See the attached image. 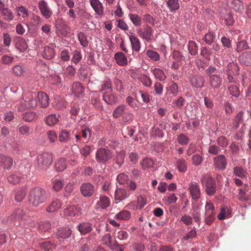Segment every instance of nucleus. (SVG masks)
Here are the masks:
<instances>
[{
	"label": "nucleus",
	"instance_id": "obj_57",
	"mask_svg": "<svg viewBox=\"0 0 251 251\" xmlns=\"http://www.w3.org/2000/svg\"><path fill=\"white\" fill-rule=\"evenodd\" d=\"M27 213L21 209H17L15 212V218L18 219H25L27 217Z\"/></svg>",
	"mask_w": 251,
	"mask_h": 251
},
{
	"label": "nucleus",
	"instance_id": "obj_53",
	"mask_svg": "<svg viewBox=\"0 0 251 251\" xmlns=\"http://www.w3.org/2000/svg\"><path fill=\"white\" fill-rule=\"evenodd\" d=\"M19 133L22 135H29L32 133V129L28 126L24 125L18 127Z\"/></svg>",
	"mask_w": 251,
	"mask_h": 251
},
{
	"label": "nucleus",
	"instance_id": "obj_20",
	"mask_svg": "<svg viewBox=\"0 0 251 251\" xmlns=\"http://www.w3.org/2000/svg\"><path fill=\"white\" fill-rule=\"evenodd\" d=\"M222 78L218 75H213L210 76L209 83L213 89L219 88L222 84Z\"/></svg>",
	"mask_w": 251,
	"mask_h": 251
},
{
	"label": "nucleus",
	"instance_id": "obj_2",
	"mask_svg": "<svg viewBox=\"0 0 251 251\" xmlns=\"http://www.w3.org/2000/svg\"><path fill=\"white\" fill-rule=\"evenodd\" d=\"M201 182L203 186L205 188V192L208 196L214 195L216 192V184L215 181L210 175H204Z\"/></svg>",
	"mask_w": 251,
	"mask_h": 251
},
{
	"label": "nucleus",
	"instance_id": "obj_3",
	"mask_svg": "<svg viewBox=\"0 0 251 251\" xmlns=\"http://www.w3.org/2000/svg\"><path fill=\"white\" fill-rule=\"evenodd\" d=\"M112 116L114 118H119L122 117L125 122H129L133 119V115L127 111V108L125 104H122L118 105L113 111Z\"/></svg>",
	"mask_w": 251,
	"mask_h": 251
},
{
	"label": "nucleus",
	"instance_id": "obj_52",
	"mask_svg": "<svg viewBox=\"0 0 251 251\" xmlns=\"http://www.w3.org/2000/svg\"><path fill=\"white\" fill-rule=\"evenodd\" d=\"M172 55L174 59L177 62H181L185 60V57L182 54L181 52L178 50H174Z\"/></svg>",
	"mask_w": 251,
	"mask_h": 251
},
{
	"label": "nucleus",
	"instance_id": "obj_40",
	"mask_svg": "<svg viewBox=\"0 0 251 251\" xmlns=\"http://www.w3.org/2000/svg\"><path fill=\"white\" fill-rule=\"evenodd\" d=\"M31 99L26 100H25V106L26 108H33L36 107L37 105L38 102L37 100V96L35 94H31Z\"/></svg>",
	"mask_w": 251,
	"mask_h": 251
},
{
	"label": "nucleus",
	"instance_id": "obj_59",
	"mask_svg": "<svg viewBox=\"0 0 251 251\" xmlns=\"http://www.w3.org/2000/svg\"><path fill=\"white\" fill-rule=\"evenodd\" d=\"M41 249L44 251H49L54 248V244L50 241H46L40 244Z\"/></svg>",
	"mask_w": 251,
	"mask_h": 251
},
{
	"label": "nucleus",
	"instance_id": "obj_42",
	"mask_svg": "<svg viewBox=\"0 0 251 251\" xmlns=\"http://www.w3.org/2000/svg\"><path fill=\"white\" fill-rule=\"evenodd\" d=\"M167 5L171 12L175 11L179 8L178 0H168Z\"/></svg>",
	"mask_w": 251,
	"mask_h": 251
},
{
	"label": "nucleus",
	"instance_id": "obj_51",
	"mask_svg": "<svg viewBox=\"0 0 251 251\" xmlns=\"http://www.w3.org/2000/svg\"><path fill=\"white\" fill-rule=\"evenodd\" d=\"M77 37L79 43L81 46L86 47L88 45V41L87 39L86 36L83 32H79L77 34Z\"/></svg>",
	"mask_w": 251,
	"mask_h": 251
},
{
	"label": "nucleus",
	"instance_id": "obj_26",
	"mask_svg": "<svg viewBox=\"0 0 251 251\" xmlns=\"http://www.w3.org/2000/svg\"><path fill=\"white\" fill-rule=\"evenodd\" d=\"M15 47L20 52H24L27 49V45L25 40L22 37L17 39Z\"/></svg>",
	"mask_w": 251,
	"mask_h": 251
},
{
	"label": "nucleus",
	"instance_id": "obj_62",
	"mask_svg": "<svg viewBox=\"0 0 251 251\" xmlns=\"http://www.w3.org/2000/svg\"><path fill=\"white\" fill-rule=\"evenodd\" d=\"M211 54V51L207 47H202L201 50V55L207 60H209Z\"/></svg>",
	"mask_w": 251,
	"mask_h": 251
},
{
	"label": "nucleus",
	"instance_id": "obj_25",
	"mask_svg": "<svg viewBox=\"0 0 251 251\" xmlns=\"http://www.w3.org/2000/svg\"><path fill=\"white\" fill-rule=\"evenodd\" d=\"M0 13L3 19L6 21H11L14 18L12 11L7 8H0Z\"/></svg>",
	"mask_w": 251,
	"mask_h": 251
},
{
	"label": "nucleus",
	"instance_id": "obj_35",
	"mask_svg": "<svg viewBox=\"0 0 251 251\" xmlns=\"http://www.w3.org/2000/svg\"><path fill=\"white\" fill-rule=\"evenodd\" d=\"M216 39V34L214 32L209 31L205 34L203 38V41L206 44L211 45L214 43Z\"/></svg>",
	"mask_w": 251,
	"mask_h": 251
},
{
	"label": "nucleus",
	"instance_id": "obj_63",
	"mask_svg": "<svg viewBox=\"0 0 251 251\" xmlns=\"http://www.w3.org/2000/svg\"><path fill=\"white\" fill-rule=\"evenodd\" d=\"M39 227L41 231L46 232L49 231L50 228L51 224L48 221L42 222L39 224Z\"/></svg>",
	"mask_w": 251,
	"mask_h": 251
},
{
	"label": "nucleus",
	"instance_id": "obj_27",
	"mask_svg": "<svg viewBox=\"0 0 251 251\" xmlns=\"http://www.w3.org/2000/svg\"><path fill=\"white\" fill-rule=\"evenodd\" d=\"M72 233L71 229L69 227H63L60 228L57 232V236L63 239L68 238Z\"/></svg>",
	"mask_w": 251,
	"mask_h": 251
},
{
	"label": "nucleus",
	"instance_id": "obj_21",
	"mask_svg": "<svg viewBox=\"0 0 251 251\" xmlns=\"http://www.w3.org/2000/svg\"><path fill=\"white\" fill-rule=\"evenodd\" d=\"M127 191L124 189L118 188L116 189L115 192V199L116 203L126 199L128 196Z\"/></svg>",
	"mask_w": 251,
	"mask_h": 251
},
{
	"label": "nucleus",
	"instance_id": "obj_29",
	"mask_svg": "<svg viewBox=\"0 0 251 251\" xmlns=\"http://www.w3.org/2000/svg\"><path fill=\"white\" fill-rule=\"evenodd\" d=\"M177 199L176 195L173 193L164 197L162 199V201L165 205H169L171 204L175 203Z\"/></svg>",
	"mask_w": 251,
	"mask_h": 251
},
{
	"label": "nucleus",
	"instance_id": "obj_56",
	"mask_svg": "<svg viewBox=\"0 0 251 251\" xmlns=\"http://www.w3.org/2000/svg\"><path fill=\"white\" fill-rule=\"evenodd\" d=\"M141 164L144 169L150 168L153 167V161L150 158H146L143 159Z\"/></svg>",
	"mask_w": 251,
	"mask_h": 251
},
{
	"label": "nucleus",
	"instance_id": "obj_47",
	"mask_svg": "<svg viewBox=\"0 0 251 251\" xmlns=\"http://www.w3.org/2000/svg\"><path fill=\"white\" fill-rule=\"evenodd\" d=\"M189 52L192 55H196L198 53V47L196 43L193 41H190L188 43Z\"/></svg>",
	"mask_w": 251,
	"mask_h": 251
},
{
	"label": "nucleus",
	"instance_id": "obj_60",
	"mask_svg": "<svg viewBox=\"0 0 251 251\" xmlns=\"http://www.w3.org/2000/svg\"><path fill=\"white\" fill-rule=\"evenodd\" d=\"M114 84L115 86L116 90L119 92H122L124 90V87L122 81L121 79L117 77H115L114 79Z\"/></svg>",
	"mask_w": 251,
	"mask_h": 251
},
{
	"label": "nucleus",
	"instance_id": "obj_54",
	"mask_svg": "<svg viewBox=\"0 0 251 251\" xmlns=\"http://www.w3.org/2000/svg\"><path fill=\"white\" fill-rule=\"evenodd\" d=\"M70 133L66 130H62L59 135V139L61 142H67L70 140Z\"/></svg>",
	"mask_w": 251,
	"mask_h": 251
},
{
	"label": "nucleus",
	"instance_id": "obj_7",
	"mask_svg": "<svg viewBox=\"0 0 251 251\" xmlns=\"http://www.w3.org/2000/svg\"><path fill=\"white\" fill-rule=\"evenodd\" d=\"M110 205V201L109 198L105 196H100L95 205V209L98 210L106 209Z\"/></svg>",
	"mask_w": 251,
	"mask_h": 251
},
{
	"label": "nucleus",
	"instance_id": "obj_28",
	"mask_svg": "<svg viewBox=\"0 0 251 251\" xmlns=\"http://www.w3.org/2000/svg\"><path fill=\"white\" fill-rule=\"evenodd\" d=\"M129 39L133 50L136 52L139 51L141 48L140 42L139 39L134 35L129 36Z\"/></svg>",
	"mask_w": 251,
	"mask_h": 251
},
{
	"label": "nucleus",
	"instance_id": "obj_24",
	"mask_svg": "<svg viewBox=\"0 0 251 251\" xmlns=\"http://www.w3.org/2000/svg\"><path fill=\"white\" fill-rule=\"evenodd\" d=\"M72 89L74 95L77 97L82 95L84 90L81 83L78 82L73 84Z\"/></svg>",
	"mask_w": 251,
	"mask_h": 251
},
{
	"label": "nucleus",
	"instance_id": "obj_30",
	"mask_svg": "<svg viewBox=\"0 0 251 251\" xmlns=\"http://www.w3.org/2000/svg\"><path fill=\"white\" fill-rule=\"evenodd\" d=\"M231 6L235 11L239 13H242L244 7L243 3L240 0H233Z\"/></svg>",
	"mask_w": 251,
	"mask_h": 251
},
{
	"label": "nucleus",
	"instance_id": "obj_10",
	"mask_svg": "<svg viewBox=\"0 0 251 251\" xmlns=\"http://www.w3.org/2000/svg\"><path fill=\"white\" fill-rule=\"evenodd\" d=\"M102 99L105 102L109 105H114L118 102L117 96L112 91L104 92L102 95Z\"/></svg>",
	"mask_w": 251,
	"mask_h": 251
},
{
	"label": "nucleus",
	"instance_id": "obj_17",
	"mask_svg": "<svg viewBox=\"0 0 251 251\" xmlns=\"http://www.w3.org/2000/svg\"><path fill=\"white\" fill-rule=\"evenodd\" d=\"M78 230L83 235H85L92 230V224L89 222H83L77 226Z\"/></svg>",
	"mask_w": 251,
	"mask_h": 251
},
{
	"label": "nucleus",
	"instance_id": "obj_4",
	"mask_svg": "<svg viewBox=\"0 0 251 251\" xmlns=\"http://www.w3.org/2000/svg\"><path fill=\"white\" fill-rule=\"evenodd\" d=\"M38 169L40 170H46L52 161V155L49 152H44L39 154L37 156Z\"/></svg>",
	"mask_w": 251,
	"mask_h": 251
},
{
	"label": "nucleus",
	"instance_id": "obj_16",
	"mask_svg": "<svg viewBox=\"0 0 251 251\" xmlns=\"http://www.w3.org/2000/svg\"><path fill=\"white\" fill-rule=\"evenodd\" d=\"M214 165L219 170H224L226 168L227 162L225 157L223 155H220L214 159Z\"/></svg>",
	"mask_w": 251,
	"mask_h": 251
},
{
	"label": "nucleus",
	"instance_id": "obj_36",
	"mask_svg": "<svg viewBox=\"0 0 251 251\" xmlns=\"http://www.w3.org/2000/svg\"><path fill=\"white\" fill-rule=\"evenodd\" d=\"M15 12L18 16H22L24 19L28 17L29 13L28 10L23 6L17 7L15 9Z\"/></svg>",
	"mask_w": 251,
	"mask_h": 251
},
{
	"label": "nucleus",
	"instance_id": "obj_31",
	"mask_svg": "<svg viewBox=\"0 0 251 251\" xmlns=\"http://www.w3.org/2000/svg\"><path fill=\"white\" fill-rule=\"evenodd\" d=\"M243 115L244 112L243 111H240L236 114L233 123L234 128L237 129L239 127L240 124L243 121Z\"/></svg>",
	"mask_w": 251,
	"mask_h": 251
},
{
	"label": "nucleus",
	"instance_id": "obj_1",
	"mask_svg": "<svg viewBox=\"0 0 251 251\" xmlns=\"http://www.w3.org/2000/svg\"><path fill=\"white\" fill-rule=\"evenodd\" d=\"M29 201L34 206L43 203L46 199L45 191L40 187H35L30 191Z\"/></svg>",
	"mask_w": 251,
	"mask_h": 251
},
{
	"label": "nucleus",
	"instance_id": "obj_58",
	"mask_svg": "<svg viewBox=\"0 0 251 251\" xmlns=\"http://www.w3.org/2000/svg\"><path fill=\"white\" fill-rule=\"evenodd\" d=\"M238 199L242 201H247L250 199L249 196L246 194V192L242 189L239 190Z\"/></svg>",
	"mask_w": 251,
	"mask_h": 251
},
{
	"label": "nucleus",
	"instance_id": "obj_8",
	"mask_svg": "<svg viewBox=\"0 0 251 251\" xmlns=\"http://www.w3.org/2000/svg\"><path fill=\"white\" fill-rule=\"evenodd\" d=\"M90 5L95 14L100 16L104 14V7L100 0H89Z\"/></svg>",
	"mask_w": 251,
	"mask_h": 251
},
{
	"label": "nucleus",
	"instance_id": "obj_45",
	"mask_svg": "<svg viewBox=\"0 0 251 251\" xmlns=\"http://www.w3.org/2000/svg\"><path fill=\"white\" fill-rule=\"evenodd\" d=\"M26 195V192L24 189H18L15 192V200L17 202H21Z\"/></svg>",
	"mask_w": 251,
	"mask_h": 251
},
{
	"label": "nucleus",
	"instance_id": "obj_61",
	"mask_svg": "<svg viewBox=\"0 0 251 251\" xmlns=\"http://www.w3.org/2000/svg\"><path fill=\"white\" fill-rule=\"evenodd\" d=\"M8 181L12 184H16L20 182L21 178L15 174H12L7 177Z\"/></svg>",
	"mask_w": 251,
	"mask_h": 251
},
{
	"label": "nucleus",
	"instance_id": "obj_33",
	"mask_svg": "<svg viewBox=\"0 0 251 251\" xmlns=\"http://www.w3.org/2000/svg\"><path fill=\"white\" fill-rule=\"evenodd\" d=\"M151 72L153 73L155 78L160 81H163L166 78V75L163 71L159 68H154L152 69Z\"/></svg>",
	"mask_w": 251,
	"mask_h": 251
},
{
	"label": "nucleus",
	"instance_id": "obj_15",
	"mask_svg": "<svg viewBox=\"0 0 251 251\" xmlns=\"http://www.w3.org/2000/svg\"><path fill=\"white\" fill-rule=\"evenodd\" d=\"M189 190L192 199L198 200L200 198L201 191L200 186L196 182H192L189 185Z\"/></svg>",
	"mask_w": 251,
	"mask_h": 251
},
{
	"label": "nucleus",
	"instance_id": "obj_43",
	"mask_svg": "<svg viewBox=\"0 0 251 251\" xmlns=\"http://www.w3.org/2000/svg\"><path fill=\"white\" fill-rule=\"evenodd\" d=\"M178 87L176 83L173 82L167 88L168 93L172 94L174 96H176L178 93Z\"/></svg>",
	"mask_w": 251,
	"mask_h": 251
},
{
	"label": "nucleus",
	"instance_id": "obj_64",
	"mask_svg": "<svg viewBox=\"0 0 251 251\" xmlns=\"http://www.w3.org/2000/svg\"><path fill=\"white\" fill-rule=\"evenodd\" d=\"M102 244L110 247L113 242H112V238L110 234H106L102 238Z\"/></svg>",
	"mask_w": 251,
	"mask_h": 251
},
{
	"label": "nucleus",
	"instance_id": "obj_18",
	"mask_svg": "<svg viewBox=\"0 0 251 251\" xmlns=\"http://www.w3.org/2000/svg\"><path fill=\"white\" fill-rule=\"evenodd\" d=\"M240 62L247 66H251V51L244 52L239 57Z\"/></svg>",
	"mask_w": 251,
	"mask_h": 251
},
{
	"label": "nucleus",
	"instance_id": "obj_48",
	"mask_svg": "<svg viewBox=\"0 0 251 251\" xmlns=\"http://www.w3.org/2000/svg\"><path fill=\"white\" fill-rule=\"evenodd\" d=\"M55 169L58 172L63 171L66 168V161L64 158H60L55 164Z\"/></svg>",
	"mask_w": 251,
	"mask_h": 251
},
{
	"label": "nucleus",
	"instance_id": "obj_37",
	"mask_svg": "<svg viewBox=\"0 0 251 251\" xmlns=\"http://www.w3.org/2000/svg\"><path fill=\"white\" fill-rule=\"evenodd\" d=\"M146 55L150 60L153 61L157 62L160 59L159 54L157 51L151 50H147Z\"/></svg>",
	"mask_w": 251,
	"mask_h": 251
},
{
	"label": "nucleus",
	"instance_id": "obj_34",
	"mask_svg": "<svg viewBox=\"0 0 251 251\" xmlns=\"http://www.w3.org/2000/svg\"><path fill=\"white\" fill-rule=\"evenodd\" d=\"M130 217V213L127 210H123L115 216V218L123 221H127Z\"/></svg>",
	"mask_w": 251,
	"mask_h": 251
},
{
	"label": "nucleus",
	"instance_id": "obj_41",
	"mask_svg": "<svg viewBox=\"0 0 251 251\" xmlns=\"http://www.w3.org/2000/svg\"><path fill=\"white\" fill-rule=\"evenodd\" d=\"M128 17L134 26H138L141 25L142 19L138 15L130 13Z\"/></svg>",
	"mask_w": 251,
	"mask_h": 251
},
{
	"label": "nucleus",
	"instance_id": "obj_9",
	"mask_svg": "<svg viewBox=\"0 0 251 251\" xmlns=\"http://www.w3.org/2000/svg\"><path fill=\"white\" fill-rule=\"evenodd\" d=\"M13 164V159L6 155L0 154V166L4 169L10 170Z\"/></svg>",
	"mask_w": 251,
	"mask_h": 251
},
{
	"label": "nucleus",
	"instance_id": "obj_32",
	"mask_svg": "<svg viewBox=\"0 0 251 251\" xmlns=\"http://www.w3.org/2000/svg\"><path fill=\"white\" fill-rule=\"evenodd\" d=\"M110 89L111 91H112V82L109 77H106L101 82V85L100 89V92L104 91Z\"/></svg>",
	"mask_w": 251,
	"mask_h": 251
},
{
	"label": "nucleus",
	"instance_id": "obj_13",
	"mask_svg": "<svg viewBox=\"0 0 251 251\" xmlns=\"http://www.w3.org/2000/svg\"><path fill=\"white\" fill-rule=\"evenodd\" d=\"M38 6L42 15L46 18L49 19L51 16L52 13L45 1H40L39 2Z\"/></svg>",
	"mask_w": 251,
	"mask_h": 251
},
{
	"label": "nucleus",
	"instance_id": "obj_5",
	"mask_svg": "<svg viewBox=\"0 0 251 251\" xmlns=\"http://www.w3.org/2000/svg\"><path fill=\"white\" fill-rule=\"evenodd\" d=\"M112 157V152L107 148H100L96 152V159L99 163L105 164Z\"/></svg>",
	"mask_w": 251,
	"mask_h": 251
},
{
	"label": "nucleus",
	"instance_id": "obj_23",
	"mask_svg": "<svg viewBox=\"0 0 251 251\" xmlns=\"http://www.w3.org/2000/svg\"><path fill=\"white\" fill-rule=\"evenodd\" d=\"M36 96L41 107H46L49 105V98L46 93L40 92Z\"/></svg>",
	"mask_w": 251,
	"mask_h": 251
},
{
	"label": "nucleus",
	"instance_id": "obj_49",
	"mask_svg": "<svg viewBox=\"0 0 251 251\" xmlns=\"http://www.w3.org/2000/svg\"><path fill=\"white\" fill-rule=\"evenodd\" d=\"M58 118L56 117V116L54 114H51L49 115L47 118L46 122V124L50 126H52L56 124L58 122Z\"/></svg>",
	"mask_w": 251,
	"mask_h": 251
},
{
	"label": "nucleus",
	"instance_id": "obj_22",
	"mask_svg": "<svg viewBox=\"0 0 251 251\" xmlns=\"http://www.w3.org/2000/svg\"><path fill=\"white\" fill-rule=\"evenodd\" d=\"M62 203L58 199H55L51 201L50 204L47 207L46 211L50 213L58 210L61 207Z\"/></svg>",
	"mask_w": 251,
	"mask_h": 251
},
{
	"label": "nucleus",
	"instance_id": "obj_50",
	"mask_svg": "<svg viewBox=\"0 0 251 251\" xmlns=\"http://www.w3.org/2000/svg\"><path fill=\"white\" fill-rule=\"evenodd\" d=\"M133 95L135 97V99H133L131 96H127L126 98V102L132 108H135L137 105L138 100L136 99V94H133Z\"/></svg>",
	"mask_w": 251,
	"mask_h": 251
},
{
	"label": "nucleus",
	"instance_id": "obj_19",
	"mask_svg": "<svg viewBox=\"0 0 251 251\" xmlns=\"http://www.w3.org/2000/svg\"><path fill=\"white\" fill-rule=\"evenodd\" d=\"M116 63L120 66H125L127 64L128 61L126 56L122 52H118L114 55Z\"/></svg>",
	"mask_w": 251,
	"mask_h": 251
},
{
	"label": "nucleus",
	"instance_id": "obj_44",
	"mask_svg": "<svg viewBox=\"0 0 251 251\" xmlns=\"http://www.w3.org/2000/svg\"><path fill=\"white\" fill-rule=\"evenodd\" d=\"M249 48V46L247 42L243 40L238 41L236 43V50L237 52H241L244 50H247Z\"/></svg>",
	"mask_w": 251,
	"mask_h": 251
},
{
	"label": "nucleus",
	"instance_id": "obj_39",
	"mask_svg": "<svg viewBox=\"0 0 251 251\" xmlns=\"http://www.w3.org/2000/svg\"><path fill=\"white\" fill-rule=\"evenodd\" d=\"M139 80L143 85L147 87H150L152 85V81L150 77L146 75L141 74L139 76Z\"/></svg>",
	"mask_w": 251,
	"mask_h": 251
},
{
	"label": "nucleus",
	"instance_id": "obj_14",
	"mask_svg": "<svg viewBox=\"0 0 251 251\" xmlns=\"http://www.w3.org/2000/svg\"><path fill=\"white\" fill-rule=\"evenodd\" d=\"M190 81L192 85L196 88H201L204 86V79L201 75H192Z\"/></svg>",
	"mask_w": 251,
	"mask_h": 251
},
{
	"label": "nucleus",
	"instance_id": "obj_12",
	"mask_svg": "<svg viewBox=\"0 0 251 251\" xmlns=\"http://www.w3.org/2000/svg\"><path fill=\"white\" fill-rule=\"evenodd\" d=\"M55 48V44L53 43L51 44L50 46H45L43 53V57L48 60L53 58L55 55L54 51Z\"/></svg>",
	"mask_w": 251,
	"mask_h": 251
},
{
	"label": "nucleus",
	"instance_id": "obj_55",
	"mask_svg": "<svg viewBox=\"0 0 251 251\" xmlns=\"http://www.w3.org/2000/svg\"><path fill=\"white\" fill-rule=\"evenodd\" d=\"M177 167L180 172H185L186 171L187 166L184 159H180L177 161Z\"/></svg>",
	"mask_w": 251,
	"mask_h": 251
},
{
	"label": "nucleus",
	"instance_id": "obj_38",
	"mask_svg": "<svg viewBox=\"0 0 251 251\" xmlns=\"http://www.w3.org/2000/svg\"><path fill=\"white\" fill-rule=\"evenodd\" d=\"M37 118V115L33 111L26 112L23 116V119L27 122H33L36 120Z\"/></svg>",
	"mask_w": 251,
	"mask_h": 251
},
{
	"label": "nucleus",
	"instance_id": "obj_46",
	"mask_svg": "<svg viewBox=\"0 0 251 251\" xmlns=\"http://www.w3.org/2000/svg\"><path fill=\"white\" fill-rule=\"evenodd\" d=\"M234 174L238 177L245 178L247 176V173L246 170L241 167H235L233 169Z\"/></svg>",
	"mask_w": 251,
	"mask_h": 251
},
{
	"label": "nucleus",
	"instance_id": "obj_11",
	"mask_svg": "<svg viewBox=\"0 0 251 251\" xmlns=\"http://www.w3.org/2000/svg\"><path fill=\"white\" fill-rule=\"evenodd\" d=\"M94 191V186L90 183H83L80 187V192L84 197H91Z\"/></svg>",
	"mask_w": 251,
	"mask_h": 251
},
{
	"label": "nucleus",
	"instance_id": "obj_6",
	"mask_svg": "<svg viewBox=\"0 0 251 251\" xmlns=\"http://www.w3.org/2000/svg\"><path fill=\"white\" fill-rule=\"evenodd\" d=\"M153 29L148 25H146L143 28H139L137 29L138 36L146 42H149L153 34Z\"/></svg>",
	"mask_w": 251,
	"mask_h": 251
}]
</instances>
